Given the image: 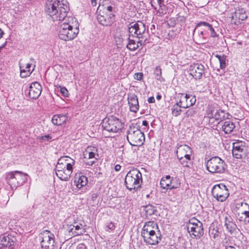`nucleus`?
Returning a JSON list of instances; mask_svg holds the SVG:
<instances>
[{
    "label": "nucleus",
    "mask_w": 249,
    "mask_h": 249,
    "mask_svg": "<svg viewBox=\"0 0 249 249\" xmlns=\"http://www.w3.org/2000/svg\"><path fill=\"white\" fill-rule=\"evenodd\" d=\"M221 126V129L225 134L231 133L235 128L234 124L230 120L227 119L224 122L219 123Z\"/></svg>",
    "instance_id": "nucleus-24"
},
{
    "label": "nucleus",
    "mask_w": 249,
    "mask_h": 249,
    "mask_svg": "<svg viewBox=\"0 0 249 249\" xmlns=\"http://www.w3.org/2000/svg\"><path fill=\"white\" fill-rule=\"evenodd\" d=\"M161 95H158L157 96V99L158 100H160V99H161Z\"/></svg>",
    "instance_id": "nucleus-63"
},
{
    "label": "nucleus",
    "mask_w": 249,
    "mask_h": 249,
    "mask_svg": "<svg viewBox=\"0 0 249 249\" xmlns=\"http://www.w3.org/2000/svg\"><path fill=\"white\" fill-rule=\"evenodd\" d=\"M91 0L92 4L93 6H95L96 5V0Z\"/></svg>",
    "instance_id": "nucleus-60"
},
{
    "label": "nucleus",
    "mask_w": 249,
    "mask_h": 249,
    "mask_svg": "<svg viewBox=\"0 0 249 249\" xmlns=\"http://www.w3.org/2000/svg\"><path fill=\"white\" fill-rule=\"evenodd\" d=\"M188 231L191 235L196 239H199L204 234L203 224L201 222L196 218H192L187 224Z\"/></svg>",
    "instance_id": "nucleus-9"
},
{
    "label": "nucleus",
    "mask_w": 249,
    "mask_h": 249,
    "mask_svg": "<svg viewBox=\"0 0 249 249\" xmlns=\"http://www.w3.org/2000/svg\"><path fill=\"white\" fill-rule=\"evenodd\" d=\"M220 68L223 70L225 68L226 66V56L225 55L223 58L219 61Z\"/></svg>",
    "instance_id": "nucleus-47"
},
{
    "label": "nucleus",
    "mask_w": 249,
    "mask_h": 249,
    "mask_svg": "<svg viewBox=\"0 0 249 249\" xmlns=\"http://www.w3.org/2000/svg\"><path fill=\"white\" fill-rule=\"evenodd\" d=\"M186 153H191L190 147L186 144L181 145L178 147L177 151V157L178 155L183 156Z\"/></svg>",
    "instance_id": "nucleus-35"
},
{
    "label": "nucleus",
    "mask_w": 249,
    "mask_h": 249,
    "mask_svg": "<svg viewBox=\"0 0 249 249\" xmlns=\"http://www.w3.org/2000/svg\"><path fill=\"white\" fill-rule=\"evenodd\" d=\"M199 42L198 43H199V44H201V43H200V41L202 40V36H201V35H200H200H199Z\"/></svg>",
    "instance_id": "nucleus-62"
},
{
    "label": "nucleus",
    "mask_w": 249,
    "mask_h": 249,
    "mask_svg": "<svg viewBox=\"0 0 249 249\" xmlns=\"http://www.w3.org/2000/svg\"><path fill=\"white\" fill-rule=\"evenodd\" d=\"M130 37L131 36H129V37L128 38V43L127 44L126 47L130 51H134L138 48L139 45H142V42L143 41V40L140 39L138 41H135L132 39H131Z\"/></svg>",
    "instance_id": "nucleus-28"
},
{
    "label": "nucleus",
    "mask_w": 249,
    "mask_h": 249,
    "mask_svg": "<svg viewBox=\"0 0 249 249\" xmlns=\"http://www.w3.org/2000/svg\"><path fill=\"white\" fill-rule=\"evenodd\" d=\"M195 113V111L193 109H188L186 112V116L187 117L193 116Z\"/></svg>",
    "instance_id": "nucleus-49"
},
{
    "label": "nucleus",
    "mask_w": 249,
    "mask_h": 249,
    "mask_svg": "<svg viewBox=\"0 0 249 249\" xmlns=\"http://www.w3.org/2000/svg\"><path fill=\"white\" fill-rule=\"evenodd\" d=\"M96 147L88 146L84 152L83 161L89 166H92L97 160L99 156Z\"/></svg>",
    "instance_id": "nucleus-12"
},
{
    "label": "nucleus",
    "mask_w": 249,
    "mask_h": 249,
    "mask_svg": "<svg viewBox=\"0 0 249 249\" xmlns=\"http://www.w3.org/2000/svg\"><path fill=\"white\" fill-rule=\"evenodd\" d=\"M6 44V42H5L4 44H3L1 46H0V48L2 49L3 48L5 47Z\"/></svg>",
    "instance_id": "nucleus-61"
},
{
    "label": "nucleus",
    "mask_w": 249,
    "mask_h": 249,
    "mask_svg": "<svg viewBox=\"0 0 249 249\" xmlns=\"http://www.w3.org/2000/svg\"><path fill=\"white\" fill-rule=\"evenodd\" d=\"M229 116L230 114L228 113H226L224 110L218 109L214 119L216 121H219L218 124L219 125V123H221V122H224L227 119H229Z\"/></svg>",
    "instance_id": "nucleus-29"
},
{
    "label": "nucleus",
    "mask_w": 249,
    "mask_h": 249,
    "mask_svg": "<svg viewBox=\"0 0 249 249\" xmlns=\"http://www.w3.org/2000/svg\"><path fill=\"white\" fill-rule=\"evenodd\" d=\"M128 102L131 112L136 113L139 110V105L137 95L134 94L128 95Z\"/></svg>",
    "instance_id": "nucleus-22"
},
{
    "label": "nucleus",
    "mask_w": 249,
    "mask_h": 249,
    "mask_svg": "<svg viewBox=\"0 0 249 249\" xmlns=\"http://www.w3.org/2000/svg\"><path fill=\"white\" fill-rule=\"evenodd\" d=\"M172 177L169 175L162 178L160 181V185L163 189L171 190Z\"/></svg>",
    "instance_id": "nucleus-31"
},
{
    "label": "nucleus",
    "mask_w": 249,
    "mask_h": 249,
    "mask_svg": "<svg viewBox=\"0 0 249 249\" xmlns=\"http://www.w3.org/2000/svg\"><path fill=\"white\" fill-rule=\"evenodd\" d=\"M144 211L145 213V215L146 217L151 216L152 215L158 214V211L156 209V207L151 204H149L144 207Z\"/></svg>",
    "instance_id": "nucleus-33"
},
{
    "label": "nucleus",
    "mask_w": 249,
    "mask_h": 249,
    "mask_svg": "<svg viewBox=\"0 0 249 249\" xmlns=\"http://www.w3.org/2000/svg\"><path fill=\"white\" fill-rule=\"evenodd\" d=\"M212 193L213 196L218 201L223 202L229 196V190L223 184L214 185L212 188Z\"/></svg>",
    "instance_id": "nucleus-11"
},
{
    "label": "nucleus",
    "mask_w": 249,
    "mask_h": 249,
    "mask_svg": "<svg viewBox=\"0 0 249 249\" xmlns=\"http://www.w3.org/2000/svg\"><path fill=\"white\" fill-rule=\"evenodd\" d=\"M134 79L141 80L143 77V74L142 72L136 73L134 75Z\"/></svg>",
    "instance_id": "nucleus-48"
},
{
    "label": "nucleus",
    "mask_w": 249,
    "mask_h": 249,
    "mask_svg": "<svg viewBox=\"0 0 249 249\" xmlns=\"http://www.w3.org/2000/svg\"><path fill=\"white\" fill-rule=\"evenodd\" d=\"M178 158L179 159V162L182 166L191 168L192 166L191 160H188L183 156H180L179 155H178Z\"/></svg>",
    "instance_id": "nucleus-37"
},
{
    "label": "nucleus",
    "mask_w": 249,
    "mask_h": 249,
    "mask_svg": "<svg viewBox=\"0 0 249 249\" xmlns=\"http://www.w3.org/2000/svg\"><path fill=\"white\" fill-rule=\"evenodd\" d=\"M60 25L58 37L65 41L73 39L79 33V25L77 19L72 16H69Z\"/></svg>",
    "instance_id": "nucleus-2"
},
{
    "label": "nucleus",
    "mask_w": 249,
    "mask_h": 249,
    "mask_svg": "<svg viewBox=\"0 0 249 249\" xmlns=\"http://www.w3.org/2000/svg\"><path fill=\"white\" fill-rule=\"evenodd\" d=\"M112 8H113L111 6H107V8L106 9V10H107V11L106 13H112Z\"/></svg>",
    "instance_id": "nucleus-54"
},
{
    "label": "nucleus",
    "mask_w": 249,
    "mask_h": 249,
    "mask_svg": "<svg viewBox=\"0 0 249 249\" xmlns=\"http://www.w3.org/2000/svg\"><path fill=\"white\" fill-rule=\"evenodd\" d=\"M76 249H87V247L84 244L81 243L77 246Z\"/></svg>",
    "instance_id": "nucleus-51"
},
{
    "label": "nucleus",
    "mask_w": 249,
    "mask_h": 249,
    "mask_svg": "<svg viewBox=\"0 0 249 249\" xmlns=\"http://www.w3.org/2000/svg\"><path fill=\"white\" fill-rule=\"evenodd\" d=\"M57 89L64 97H67L69 96V91L65 87L59 86L57 87Z\"/></svg>",
    "instance_id": "nucleus-43"
},
{
    "label": "nucleus",
    "mask_w": 249,
    "mask_h": 249,
    "mask_svg": "<svg viewBox=\"0 0 249 249\" xmlns=\"http://www.w3.org/2000/svg\"><path fill=\"white\" fill-rule=\"evenodd\" d=\"M142 182L141 173L137 169L130 170L126 174L124 184L129 190H136L141 186Z\"/></svg>",
    "instance_id": "nucleus-4"
},
{
    "label": "nucleus",
    "mask_w": 249,
    "mask_h": 249,
    "mask_svg": "<svg viewBox=\"0 0 249 249\" xmlns=\"http://www.w3.org/2000/svg\"><path fill=\"white\" fill-rule=\"evenodd\" d=\"M201 27H203L205 29H206L208 36L210 35L211 37H213L217 36V34L214 31V28L213 27L212 25L210 24L209 23L204 21H201L197 24L196 29L197 28Z\"/></svg>",
    "instance_id": "nucleus-26"
},
{
    "label": "nucleus",
    "mask_w": 249,
    "mask_h": 249,
    "mask_svg": "<svg viewBox=\"0 0 249 249\" xmlns=\"http://www.w3.org/2000/svg\"><path fill=\"white\" fill-rule=\"evenodd\" d=\"M236 13L238 14V18L242 20L246 19L248 17L243 9L239 10L238 12Z\"/></svg>",
    "instance_id": "nucleus-44"
},
{
    "label": "nucleus",
    "mask_w": 249,
    "mask_h": 249,
    "mask_svg": "<svg viewBox=\"0 0 249 249\" xmlns=\"http://www.w3.org/2000/svg\"><path fill=\"white\" fill-rule=\"evenodd\" d=\"M3 34V31L0 28V39L2 37Z\"/></svg>",
    "instance_id": "nucleus-59"
},
{
    "label": "nucleus",
    "mask_w": 249,
    "mask_h": 249,
    "mask_svg": "<svg viewBox=\"0 0 249 249\" xmlns=\"http://www.w3.org/2000/svg\"><path fill=\"white\" fill-rule=\"evenodd\" d=\"M189 71L196 79H200L204 73V66L200 63H194L190 65Z\"/></svg>",
    "instance_id": "nucleus-18"
},
{
    "label": "nucleus",
    "mask_w": 249,
    "mask_h": 249,
    "mask_svg": "<svg viewBox=\"0 0 249 249\" xmlns=\"http://www.w3.org/2000/svg\"><path fill=\"white\" fill-rule=\"evenodd\" d=\"M74 183L78 189L86 186L88 183L87 178L83 175H76L74 178Z\"/></svg>",
    "instance_id": "nucleus-27"
},
{
    "label": "nucleus",
    "mask_w": 249,
    "mask_h": 249,
    "mask_svg": "<svg viewBox=\"0 0 249 249\" xmlns=\"http://www.w3.org/2000/svg\"><path fill=\"white\" fill-rule=\"evenodd\" d=\"M70 165H68L66 168L63 167L62 166L61 167L59 165H56L55 171L57 177L61 180H69L73 170V167H70Z\"/></svg>",
    "instance_id": "nucleus-13"
},
{
    "label": "nucleus",
    "mask_w": 249,
    "mask_h": 249,
    "mask_svg": "<svg viewBox=\"0 0 249 249\" xmlns=\"http://www.w3.org/2000/svg\"><path fill=\"white\" fill-rule=\"evenodd\" d=\"M155 98H154V97H150L148 98V102L149 103H153L155 102Z\"/></svg>",
    "instance_id": "nucleus-53"
},
{
    "label": "nucleus",
    "mask_w": 249,
    "mask_h": 249,
    "mask_svg": "<svg viewBox=\"0 0 249 249\" xmlns=\"http://www.w3.org/2000/svg\"><path fill=\"white\" fill-rule=\"evenodd\" d=\"M224 225L225 226H227L231 223L234 222L233 219L230 216H226L224 218Z\"/></svg>",
    "instance_id": "nucleus-46"
},
{
    "label": "nucleus",
    "mask_w": 249,
    "mask_h": 249,
    "mask_svg": "<svg viewBox=\"0 0 249 249\" xmlns=\"http://www.w3.org/2000/svg\"><path fill=\"white\" fill-rule=\"evenodd\" d=\"M129 36L142 39L144 41L146 39V28L145 25L141 21L131 22L128 27Z\"/></svg>",
    "instance_id": "nucleus-5"
},
{
    "label": "nucleus",
    "mask_w": 249,
    "mask_h": 249,
    "mask_svg": "<svg viewBox=\"0 0 249 249\" xmlns=\"http://www.w3.org/2000/svg\"><path fill=\"white\" fill-rule=\"evenodd\" d=\"M157 2H158L160 7H161L162 5H164L163 0H157Z\"/></svg>",
    "instance_id": "nucleus-55"
},
{
    "label": "nucleus",
    "mask_w": 249,
    "mask_h": 249,
    "mask_svg": "<svg viewBox=\"0 0 249 249\" xmlns=\"http://www.w3.org/2000/svg\"><path fill=\"white\" fill-rule=\"evenodd\" d=\"M218 109L214 104L209 105L206 111L207 116L209 118L214 119Z\"/></svg>",
    "instance_id": "nucleus-32"
},
{
    "label": "nucleus",
    "mask_w": 249,
    "mask_h": 249,
    "mask_svg": "<svg viewBox=\"0 0 249 249\" xmlns=\"http://www.w3.org/2000/svg\"><path fill=\"white\" fill-rule=\"evenodd\" d=\"M54 235L50 231H46L41 241V246L44 249H53L54 240Z\"/></svg>",
    "instance_id": "nucleus-15"
},
{
    "label": "nucleus",
    "mask_w": 249,
    "mask_h": 249,
    "mask_svg": "<svg viewBox=\"0 0 249 249\" xmlns=\"http://www.w3.org/2000/svg\"><path fill=\"white\" fill-rule=\"evenodd\" d=\"M97 19L100 24L104 26H109L112 25L114 20V15L112 13H107L103 12L99 15Z\"/></svg>",
    "instance_id": "nucleus-19"
},
{
    "label": "nucleus",
    "mask_w": 249,
    "mask_h": 249,
    "mask_svg": "<svg viewBox=\"0 0 249 249\" xmlns=\"http://www.w3.org/2000/svg\"><path fill=\"white\" fill-rule=\"evenodd\" d=\"M179 94L180 95V97L179 102L182 108H189L195 104L196 102V97L195 95L186 94L184 96L183 93H180Z\"/></svg>",
    "instance_id": "nucleus-16"
},
{
    "label": "nucleus",
    "mask_w": 249,
    "mask_h": 249,
    "mask_svg": "<svg viewBox=\"0 0 249 249\" xmlns=\"http://www.w3.org/2000/svg\"><path fill=\"white\" fill-rule=\"evenodd\" d=\"M42 90L41 85L37 82L31 83L28 90L29 97L32 99H36L40 96Z\"/></svg>",
    "instance_id": "nucleus-20"
},
{
    "label": "nucleus",
    "mask_w": 249,
    "mask_h": 249,
    "mask_svg": "<svg viewBox=\"0 0 249 249\" xmlns=\"http://www.w3.org/2000/svg\"><path fill=\"white\" fill-rule=\"evenodd\" d=\"M181 108L182 107L180 106L179 102H177L174 104L171 108L173 115L175 117L179 115L182 111Z\"/></svg>",
    "instance_id": "nucleus-36"
},
{
    "label": "nucleus",
    "mask_w": 249,
    "mask_h": 249,
    "mask_svg": "<svg viewBox=\"0 0 249 249\" xmlns=\"http://www.w3.org/2000/svg\"><path fill=\"white\" fill-rule=\"evenodd\" d=\"M206 168L212 173H223L226 170V164L224 160L218 157H213L206 162Z\"/></svg>",
    "instance_id": "nucleus-8"
},
{
    "label": "nucleus",
    "mask_w": 249,
    "mask_h": 249,
    "mask_svg": "<svg viewBox=\"0 0 249 249\" xmlns=\"http://www.w3.org/2000/svg\"><path fill=\"white\" fill-rule=\"evenodd\" d=\"M244 205L245 207H247L248 208V209L242 212L241 214L244 215L245 217L244 218L243 216H241L240 217L239 220H244V221H246V219H249L247 220V221L248 222H249V205L246 203H244Z\"/></svg>",
    "instance_id": "nucleus-38"
},
{
    "label": "nucleus",
    "mask_w": 249,
    "mask_h": 249,
    "mask_svg": "<svg viewBox=\"0 0 249 249\" xmlns=\"http://www.w3.org/2000/svg\"><path fill=\"white\" fill-rule=\"evenodd\" d=\"M144 242L148 245H155L159 243L161 240V234L160 231H152L148 234H142V235Z\"/></svg>",
    "instance_id": "nucleus-14"
},
{
    "label": "nucleus",
    "mask_w": 249,
    "mask_h": 249,
    "mask_svg": "<svg viewBox=\"0 0 249 249\" xmlns=\"http://www.w3.org/2000/svg\"><path fill=\"white\" fill-rule=\"evenodd\" d=\"M142 124L143 125L147 126L148 125V123L147 121L144 120L142 121Z\"/></svg>",
    "instance_id": "nucleus-58"
},
{
    "label": "nucleus",
    "mask_w": 249,
    "mask_h": 249,
    "mask_svg": "<svg viewBox=\"0 0 249 249\" xmlns=\"http://www.w3.org/2000/svg\"><path fill=\"white\" fill-rule=\"evenodd\" d=\"M215 237H216V233H214V238H215Z\"/></svg>",
    "instance_id": "nucleus-64"
},
{
    "label": "nucleus",
    "mask_w": 249,
    "mask_h": 249,
    "mask_svg": "<svg viewBox=\"0 0 249 249\" xmlns=\"http://www.w3.org/2000/svg\"><path fill=\"white\" fill-rule=\"evenodd\" d=\"M87 225L83 220H75L71 224H66L64 228L70 236L74 237L84 234L86 232Z\"/></svg>",
    "instance_id": "nucleus-7"
},
{
    "label": "nucleus",
    "mask_w": 249,
    "mask_h": 249,
    "mask_svg": "<svg viewBox=\"0 0 249 249\" xmlns=\"http://www.w3.org/2000/svg\"><path fill=\"white\" fill-rule=\"evenodd\" d=\"M31 65V64H27L25 69L22 68L21 66H20V75L22 77H26L31 74L34 70V68H33V70L31 71L30 68Z\"/></svg>",
    "instance_id": "nucleus-34"
},
{
    "label": "nucleus",
    "mask_w": 249,
    "mask_h": 249,
    "mask_svg": "<svg viewBox=\"0 0 249 249\" xmlns=\"http://www.w3.org/2000/svg\"><path fill=\"white\" fill-rule=\"evenodd\" d=\"M16 239L13 236L8 234L2 235L1 238L0 248L2 249H14Z\"/></svg>",
    "instance_id": "nucleus-17"
},
{
    "label": "nucleus",
    "mask_w": 249,
    "mask_h": 249,
    "mask_svg": "<svg viewBox=\"0 0 249 249\" xmlns=\"http://www.w3.org/2000/svg\"><path fill=\"white\" fill-rule=\"evenodd\" d=\"M45 13L53 21H63L70 11L67 0H47L45 5Z\"/></svg>",
    "instance_id": "nucleus-1"
},
{
    "label": "nucleus",
    "mask_w": 249,
    "mask_h": 249,
    "mask_svg": "<svg viewBox=\"0 0 249 249\" xmlns=\"http://www.w3.org/2000/svg\"><path fill=\"white\" fill-rule=\"evenodd\" d=\"M103 129L109 132H117L122 127V124L120 120L113 117L105 118L102 123Z\"/></svg>",
    "instance_id": "nucleus-10"
},
{
    "label": "nucleus",
    "mask_w": 249,
    "mask_h": 249,
    "mask_svg": "<svg viewBox=\"0 0 249 249\" xmlns=\"http://www.w3.org/2000/svg\"><path fill=\"white\" fill-rule=\"evenodd\" d=\"M225 227L227 231L230 232L231 234L234 233L237 228V226L234 222L231 223Z\"/></svg>",
    "instance_id": "nucleus-42"
},
{
    "label": "nucleus",
    "mask_w": 249,
    "mask_h": 249,
    "mask_svg": "<svg viewBox=\"0 0 249 249\" xmlns=\"http://www.w3.org/2000/svg\"><path fill=\"white\" fill-rule=\"evenodd\" d=\"M127 139L131 145L140 146L143 144L145 138L144 133L134 126L130 127L127 130Z\"/></svg>",
    "instance_id": "nucleus-6"
},
{
    "label": "nucleus",
    "mask_w": 249,
    "mask_h": 249,
    "mask_svg": "<svg viewBox=\"0 0 249 249\" xmlns=\"http://www.w3.org/2000/svg\"><path fill=\"white\" fill-rule=\"evenodd\" d=\"M225 56V55L224 54H222V55H221L216 54L215 55V56L218 59L219 61H220L221 60V59L222 58H223V57H224Z\"/></svg>",
    "instance_id": "nucleus-57"
},
{
    "label": "nucleus",
    "mask_w": 249,
    "mask_h": 249,
    "mask_svg": "<svg viewBox=\"0 0 249 249\" xmlns=\"http://www.w3.org/2000/svg\"><path fill=\"white\" fill-rule=\"evenodd\" d=\"M5 178L10 188L15 190L27 180L28 175L21 172L15 171L6 173Z\"/></svg>",
    "instance_id": "nucleus-3"
},
{
    "label": "nucleus",
    "mask_w": 249,
    "mask_h": 249,
    "mask_svg": "<svg viewBox=\"0 0 249 249\" xmlns=\"http://www.w3.org/2000/svg\"><path fill=\"white\" fill-rule=\"evenodd\" d=\"M75 161L69 157V156H62L59 159L56 165H59L63 167H67L68 165H70V167H73Z\"/></svg>",
    "instance_id": "nucleus-25"
},
{
    "label": "nucleus",
    "mask_w": 249,
    "mask_h": 249,
    "mask_svg": "<svg viewBox=\"0 0 249 249\" xmlns=\"http://www.w3.org/2000/svg\"><path fill=\"white\" fill-rule=\"evenodd\" d=\"M202 27V28L201 29V31H200L199 35L202 36V40L200 41V43L203 44L205 43L207 40V38L209 36L207 35V30L206 29H205L203 27Z\"/></svg>",
    "instance_id": "nucleus-40"
},
{
    "label": "nucleus",
    "mask_w": 249,
    "mask_h": 249,
    "mask_svg": "<svg viewBox=\"0 0 249 249\" xmlns=\"http://www.w3.org/2000/svg\"><path fill=\"white\" fill-rule=\"evenodd\" d=\"M161 69H160V67L158 66L156 67L154 71V74L156 77V78L158 80L161 81Z\"/></svg>",
    "instance_id": "nucleus-41"
},
{
    "label": "nucleus",
    "mask_w": 249,
    "mask_h": 249,
    "mask_svg": "<svg viewBox=\"0 0 249 249\" xmlns=\"http://www.w3.org/2000/svg\"><path fill=\"white\" fill-rule=\"evenodd\" d=\"M190 153H186L184 154L183 157H184V158L188 160H191Z\"/></svg>",
    "instance_id": "nucleus-52"
},
{
    "label": "nucleus",
    "mask_w": 249,
    "mask_h": 249,
    "mask_svg": "<svg viewBox=\"0 0 249 249\" xmlns=\"http://www.w3.org/2000/svg\"><path fill=\"white\" fill-rule=\"evenodd\" d=\"M121 166L119 164H117L115 166L114 169L116 171L118 172L120 170Z\"/></svg>",
    "instance_id": "nucleus-56"
},
{
    "label": "nucleus",
    "mask_w": 249,
    "mask_h": 249,
    "mask_svg": "<svg viewBox=\"0 0 249 249\" xmlns=\"http://www.w3.org/2000/svg\"><path fill=\"white\" fill-rule=\"evenodd\" d=\"M245 147L240 142H235L232 143V153L233 156L236 159H242L245 155Z\"/></svg>",
    "instance_id": "nucleus-21"
},
{
    "label": "nucleus",
    "mask_w": 249,
    "mask_h": 249,
    "mask_svg": "<svg viewBox=\"0 0 249 249\" xmlns=\"http://www.w3.org/2000/svg\"><path fill=\"white\" fill-rule=\"evenodd\" d=\"M153 231H159V227L157 224L154 221H148L145 223L141 232V235L142 234H148L149 232Z\"/></svg>",
    "instance_id": "nucleus-23"
},
{
    "label": "nucleus",
    "mask_w": 249,
    "mask_h": 249,
    "mask_svg": "<svg viewBox=\"0 0 249 249\" xmlns=\"http://www.w3.org/2000/svg\"><path fill=\"white\" fill-rule=\"evenodd\" d=\"M38 139L41 142H51L52 139V137L50 135H45L44 136H40Z\"/></svg>",
    "instance_id": "nucleus-45"
},
{
    "label": "nucleus",
    "mask_w": 249,
    "mask_h": 249,
    "mask_svg": "<svg viewBox=\"0 0 249 249\" xmlns=\"http://www.w3.org/2000/svg\"><path fill=\"white\" fill-rule=\"evenodd\" d=\"M107 231L108 230H111L113 231L115 229V225L113 223L110 222L107 226Z\"/></svg>",
    "instance_id": "nucleus-50"
},
{
    "label": "nucleus",
    "mask_w": 249,
    "mask_h": 249,
    "mask_svg": "<svg viewBox=\"0 0 249 249\" xmlns=\"http://www.w3.org/2000/svg\"><path fill=\"white\" fill-rule=\"evenodd\" d=\"M180 182L179 178L176 177H172L171 183V190L176 189L180 186Z\"/></svg>",
    "instance_id": "nucleus-39"
},
{
    "label": "nucleus",
    "mask_w": 249,
    "mask_h": 249,
    "mask_svg": "<svg viewBox=\"0 0 249 249\" xmlns=\"http://www.w3.org/2000/svg\"><path fill=\"white\" fill-rule=\"evenodd\" d=\"M67 116L63 114H56L52 119V123L56 125H62L67 120Z\"/></svg>",
    "instance_id": "nucleus-30"
}]
</instances>
